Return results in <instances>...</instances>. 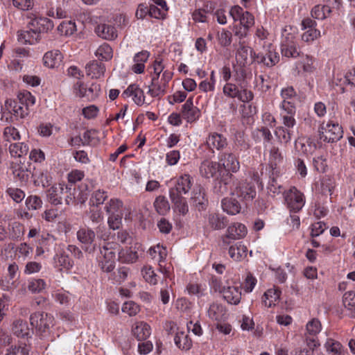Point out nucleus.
Instances as JSON below:
<instances>
[{"instance_id": "1", "label": "nucleus", "mask_w": 355, "mask_h": 355, "mask_svg": "<svg viewBox=\"0 0 355 355\" xmlns=\"http://www.w3.org/2000/svg\"><path fill=\"white\" fill-rule=\"evenodd\" d=\"M116 244L107 243L102 248H100L101 256L98 259V266L105 272H112L116 263V254L118 249L115 248Z\"/></svg>"}, {"instance_id": "2", "label": "nucleus", "mask_w": 355, "mask_h": 355, "mask_svg": "<svg viewBox=\"0 0 355 355\" xmlns=\"http://www.w3.org/2000/svg\"><path fill=\"white\" fill-rule=\"evenodd\" d=\"M318 133L320 140L333 143L339 141L343 137V130L338 123L329 121L320 124Z\"/></svg>"}, {"instance_id": "3", "label": "nucleus", "mask_w": 355, "mask_h": 355, "mask_svg": "<svg viewBox=\"0 0 355 355\" xmlns=\"http://www.w3.org/2000/svg\"><path fill=\"white\" fill-rule=\"evenodd\" d=\"M253 182H259L257 173L253 174L250 181L247 180L240 182L234 189V194L244 200H252L256 196V189Z\"/></svg>"}, {"instance_id": "4", "label": "nucleus", "mask_w": 355, "mask_h": 355, "mask_svg": "<svg viewBox=\"0 0 355 355\" xmlns=\"http://www.w3.org/2000/svg\"><path fill=\"white\" fill-rule=\"evenodd\" d=\"M284 200L289 210L295 213L300 211L305 203L304 194L295 187L284 193Z\"/></svg>"}, {"instance_id": "5", "label": "nucleus", "mask_w": 355, "mask_h": 355, "mask_svg": "<svg viewBox=\"0 0 355 355\" xmlns=\"http://www.w3.org/2000/svg\"><path fill=\"white\" fill-rule=\"evenodd\" d=\"M279 60V56L278 53L275 51L272 44H269L267 49H263L262 51H259L257 53H254V61H257L259 64L271 67L275 65Z\"/></svg>"}, {"instance_id": "6", "label": "nucleus", "mask_w": 355, "mask_h": 355, "mask_svg": "<svg viewBox=\"0 0 355 355\" xmlns=\"http://www.w3.org/2000/svg\"><path fill=\"white\" fill-rule=\"evenodd\" d=\"M53 316L44 312H36L30 316L31 324L41 332H45L53 326Z\"/></svg>"}, {"instance_id": "7", "label": "nucleus", "mask_w": 355, "mask_h": 355, "mask_svg": "<svg viewBox=\"0 0 355 355\" xmlns=\"http://www.w3.org/2000/svg\"><path fill=\"white\" fill-rule=\"evenodd\" d=\"M96 234L89 228H80L77 232V238L82 243V248L88 253H93L96 250V244L94 243Z\"/></svg>"}, {"instance_id": "8", "label": "nucleus", "mask_w": 355, "mask_h": 355, "mask_svg": "<svg viewBox=\"0 0 355 355\" xmlns=\"http://www.w3.org/2000/svg\"><path fill=\"white\" fill-rule=\"evenodd\" d=\"M322 325L319 320L312 319L306 326L307 334H306V344L310 349H313L320 344L316 335L321 331Z\"/></svg>"}, {"instance_id": "9", "label": "nucleus", "mask_w": 355, "mask_h": 355, "mask_svg": "<svg viewBox=\"0 0 355 355\" xmlns=\"http://www.w3.org/2000/svg\"><path fill=\"white\" fill-rule=\"evenodd\" d=\"M247 229L245 226L239 223H235L227 227L226 234L222 236V246L227 247L230 244L229 239L236 240L245 236Z\"/></svg>"}, {"instance_id": "10", "label": "nucleus", "mask_w": 355, "mask_h": 355, "mask_svg": "<svg viewBox=\"0 0 355 355\" xmlns=\"http://www.w3.org/2000/svg\"><path fill=\"white\" fill-rule=\"evenodd\" d=\"M236 180L235 177L231 173H226L223 174L219 180H218L214 186V192L223 195L227 193L229 191L232 194H234V191H232V187L234 184Z\"/></svg>"}, {"instance_id": "11", "label": "nucleus", "mask_w": 355, "mask_h": 355, "mask_svg": "<svg viewBox=\"0 0 355 355\" xmlns=\"http://www.w3.org/2000/svg\"><path fill=\"white\" fill-rule=\"evenodd\" d=\"M227 139L224 135L211 132L207 137L205 145L209 150L214 153L215 150L220 151L225 149L227 146Z\"/></svg>"}, {"instance_id": "12", "label": "nucleus", "mask_w": 355, "mask_h": 355, "mask_svg": "<svg viewBox=\"0 0 355 355\" xmlns=\"http://www.w3.org/2000/svg\"><path fill=\"white\" fill-rule=\"evenodd\" d=\"M254 53H256L250 47L245 45L244 42L239 41L236 52V59L238 63L245 65L254 61Z\"/></svg>"}, {"instance_id": "13", "label": "nucleus", "mask_w": 355, "mask_h": 355, "mask_svg": "<svg viewBox=\"0 0 355 355\" xmlns=\"http://www.w3.org/2000/svg\"><path fill=\"white\" fill-rule=\"evenodd\" d=\"M193 178L189 174L181 175L174 187L169 191V194L182 195L187 193L191 188Z\"/></svg>"}, {"instance_id": "14", "label": "nucleus", "mask_w": 355, "mask_h": 355, "mask_svg": "<svg viewBox=\"0 0 355 355\" xmlns=\"http://www.w3.org/2000/svg\"><path fill=\"white\" fill-rule=\"evenodd\" d=\"M66 189H68V185L59 183L53 184L47 190V199L49 202L54 205L62 204V196Z\"/></svg>"}, {"instance_id": "15", "label": "nucleus", "mask_w": 355, "mask_h": 355, "mask_svg": "<svg viewBox=\"0 0 355 355\" xmlns=\"http://www.w3.org/2000/svg\"><path fill=\"white\" fill-rule=\"evenodd\" d=\"M182 116L188 123H193L200 116V110L193 105V98H189L182 107Z\"/></svg>"}, {"instance_id": "16", "label": "nucleus", "mask_w": 355, "mask_h": 355, "mask_svg": "<svg viewBox=\"0 0 355 355\" xmlns=\"http://www.w3.org/2000/svg\"><path fill=\"white\" fill-rule=\"evenodd\" d=\"M220 165L221 164L227 173H236L240 168L239 162L236 156L232 153H225L220 155Z\"/></svg>"}, {"instance_id": "17", "label": "nucleus", "mask_w": 355, "mask_h": 355, "mask_svg": "<svg viewBox=\"0 0 355 355\" xmlns=\"http://www.w3.org/2000/svg\"><path fill=\"white\" fill-rule=\"evenodd\" d=\"M122 96L124 98L132 96L133 101L137 105H141L145 102L144 91L136 84L130 85L123 92Z\"/></svg>"}, {"instance_id": "18", "label": "nucleus", "mask_w": 355, "mask_h": 355, "mask_svg": "<svg viewBox=\"0 0 355 355\" xmlns=\"http://www.w3.org/2000/svg\"><path fill=\"white\" fill-rule=\"evenodd\" d=\"M29 25L40 33V35L41 33H47L51 31L54 27L53 22L44 17H35L31 21Z\"/></svg>"}, {"instance_id": "19", "label": "nucleus", "mask_w": 355, "mask_h": 355, "mask_svg": "<svg viewBox=\"0 0 355 355\" xmlns=\"http://www.w3.org/2000/svg\"><path fill=\"white\" fill-rule=\"evenodd\" d=\"M191 201L199 211L205 209L208 200L205 198V189L200 185L194 188L192 193Z\"/></svg>"}, {"instance_id": "20", "label": "nucleus", "mask_w": 355, "mask_h": 355, "mask_svg": "<svg viewBox=\"0 0 355 355\" xmlns=\"http://www.w3.org/2000/svg\"><path fill=\"white\" fill-rule=\"evenodd\" d=\"M223 298L231 304L237 305L241 299V288L238 286H228L223 288Z\"/></svg>"}, {"instance_id": "21", "label": "nucleus", "mask_w": 355, "mask_h": 355, "mask_svg": "<svg viewBox=\"0 0 355 355\" xmlns=\"http://www.w3.org/2000/svg\"><path fill=\"white\" fill-rule=\"evenodd\" d=\"M18 41L21 44H34L41 39V35L32 26L28 31H20L17 34Z\"/></svg>"}, {"instance_id": "22", "label": "nucleus", "mask_w": 355, "mask_h": 355, "mask_svg": "<svg viewBox=\"0 0 355 355\" xmlns=\"http://www.w3.org/2000/svg\"><path fill=\"white\" fill-rule=\"evenodd\" d=\"M95 33L98 37L107 40H113L117 37V32L114 26L109 24H98L95 27Z\"/></svg>"}, {"instance_id": "23", "label": "nucleus", "mask_w": 355, "mask_h": 355, "mask_svg": "<svg viewBox=\"0 0 355 355\" xmlns=\"http://www.w3.org/2000/svg\"><path fill=\"white\" fill-rule=\"evenodd\" d=\"M220 164L216 162L205 160L200 166V173L202 177L210 178L214 177L219 171Z\"/></svg>"}, {"instance_id": "24", "label": "nucleus", "mask_w": 355, "mask_h": 355, "mask_svg": "<svg viewBox=\"0 0 355 355\" xmlns=\"http://www.w3.org/2000/svg\"><path fill=\"white\" fill-rule=\"evenodd\" d=\"M87 76L92 78H99L105 71V64L96 60L90 61L85 66Z\"/></svg>"}, {"instance_id": "25", "label": "nucleus", "mask_w": 355, "mask_h": 355, "mask_svg": "<svg viewBox=\"0 0 355 355\" xmlns=\"http://www.w3.org/2000/svg\"><path fill=\"white\" fill-rule=\"evenodd\" d=\"M11 170L15 178L18 179L21 182H27L29 179L30 171L28 168L19 162H12L11 164Z\"/></svg>"}, {"instance_id": "26", "label": "nucleus", "mask_w": 355, "mask_h": 355, "mask_svg": "<svg viewBox=\"0 0 355 355\" xmlns=\"http://www.w3.org/2000/svg\"><path fill=\"white\" fill-rule=\"evenodd\" d=\"M166 85L160 80V77L152 78L148 94L152 97L163 96L166 93Z\"/></svg>"}, {"instance_id": "27", "label": "nucleus", "mask_w": 355, "mask_h": 355, "mask_svg": "<svg viewBox=\"0 0 355 355\" xmlns=\"http://www.w3.org/2000/svg\"><path fill=\"white\" fill-rule=\"evenodd\" d=\"M62 55L58 50L48 51L43 58L44 64L49 68L57 67L60 64Z\"/></svg>"}, {"instance_id": "28", "label": "nucleus", "mask_w": 355, "mask_h": 355, "mask_svg": "<svg viewBox=\"0 0 355 355\" xmlns=\"http://www.w3.org/2000/svg\"><path fill=\"white\" fill-rule=\"evenodd\" d=\"M132 333L138 340H145L150 335V327L144 322H137L132 327Z\"/></svg>"}, {"instance_id": "29", "label": "nucleus", "mask_w": 355, "mask_h": 355, "mask_svg": "<svg viewBox=\"0 0 355 355\" xmlns=\"http://www.w3.org/2000/svg\"><path fill=\"white\" fill-rule=\"evenodd\" d=\"M228 252L230 257L236 261H241L247 257L248 248L241 242L231 245L229 248Z\"/></svg>"}, {"instance_id": "30", "label": "nucleus", "mask_w": 355, "mask_h": 355, "mask_svg": "<svg viewBox=\"0 0 355 355\" xmlns=\"http://www.w3.org/2000/svg\"><path fill=\"white\" fill-rule=\"evenodd\" d=\"M282 108L287 111V114L283 115V123L286 128H292L295 124V120L293 115L295 112V107L291 105L290 101H283Z\"/></svg>"}, {"instance_id": "31", "label": "nucleus", "mask_w": 355, "mask_h": 355, "mask_svg": "<svg viewBox=\"0 0 355 355\" xmlns=\"http://www.w3.org/2000/svg\"><path fill=\"white\" fill-rule=\"evenodd\" d=\"M222 209L230 215H236L241 211V207L239 201L233 198H225L221 201Z\"/></svg>"}, {"instance_id": "32", "label": "nucleus", "mask_w": 355, "mask_h": 355, "mask_svg": "<svg viewBox=\"0 0 355 355\" xmlns=\"http://www.w3.org/2000/svg\"><path fill=\"white\" fill-rule=\"evenodd\" d=\"M208 222L211 227L214 230H218L225 228L228 220L226 216L218 213H211L209 214Z\"/></svg>"}, {"instance_id": "33", "label": "nucleus", "mask_w": 355, "mask_h": 355, "mask_svg": "<svg viewBox=\"0 0 355 355\" xmlns=\"http://www.w3.org/2000/svg\"><path fill=\"white\" fill-rule=\"evenodd\" d=\"M207 313L209 318L214 320L221 321L226 318V310L225 307L220 304H211L208 309Z\"/></svg>"}, {"instance_id": "34", "label": "nucleus", "mask_w": 355, "mask_h": 355, "mask_svg": "<svg viewBox=\"0 0 355 355\" xmlns=\"http://www.w3.org/2000/svg\"><path fill=\"white\" fill-rule=\"evenodd\" d=\"M280 294L281 291L275 287L267 290L262 297L263 304L267 307H271L275 305V303L279 299Z\"/></svg>"}, {"instance_id": "35", "label": "nucleus", "mask_w": 355, "mask_h": 355, "mask_svg": "<svg viewBox=\"0 0 355 355\" xmlns=\"http://www.w3.org/2000/svg\"><path fill=\"white\" fill-rule=\"evenodd\" d=\"M12 331L15 336L20 338H28L31 334V329L28 328L27 322L21 320H17L13 322Z\"/></svg>"}, {"instance_id": "36", "label": "nucleus", "mask_w": 355, "mask_h": 355, "mask_svg": "<svg viewBox=\"0 0 355 355\" xmlns=\"http://www.w3.org/2000/svg\"><path fill=\"white\" fill-rule=\"evenodd\" d=\"M176 346L182 350H189L192 346V341L188 334L184 331H177L174 338Z\"/></svg>"}, {"instance_id": "37", "label": "nucleus", "mask_w": 355, "mask_h": 355, "mask_svg": "<svg viewBox=\"0 0 355 355\" xmlns=\"http://www.w3.org/2000/svg\"><path fill=\"white\" fill-rule=\"evenodd\" d=\"M119 261L122 263H130L135 262L138 259L137 252L132 248H126L117 252Z\"/></svg>"}, {"instance_id": "38", "label": "nucleus", "mask_w": 355, "mask_h": 355, "mask_svg": "<svg viewBox=\"0 0 355 355\" xmlns=\"http://www.w3.org/2000/svg\"><path fill=\"white\" fill-rule=\"evenodd\" d=\"M281 51L282 55L288 58H296L300 56V52L295 43L293 41L283 43L282 44Z\"/></svg>"}, {"instance_id": "39", "label": "nucleus", "mask_w": 355, "mask_h": 355, "mask_svg": "<svg viewBox=\"0 0 355 355\" xmlns=\"http://www.w3.org/2000/svg\"><path fill=\"white\" fill-rule=\"evenodd\" d=\"M172 202L175 205L176 210L181 214L185 215L188 211L189 207L186 199L182 195L169 194Z\"/></svg>"}, {"instance_id": "40", "label": "nucleus", "mask_w": 355, "mask_h": 355, "mask_svg": "<svg viewBox=\"0 0 355 355\" xmlns=\"http://www.w3.org/2000/svg\"><path fill=\"white\" fill-rule=\"evenodd\" d=\"M28 147L24 143L11 144L9 146V151L12 157H20L28 152Z\"/></svg>"}, {"instance_id": "41", "label": "nucleus", "mask_w": 355, "mask_h": 355, "mask_svg": "<svg viewBox=\"0 0 355 355\" xmlns=\"http://www.w3.org/2000/svg\"><path fill=\"white\" fill-rule=\"evenodd\" d=\"M57 29L61 35L65 36H70L77 31L76 23L73 21H62Z\"/></svg>"}, {"instance_id": "42", "label": "nucleus", "mask_w": 355, "mask_h": 355, "mask_svg": "<svg viewBox=\"0 0 355 355\" xmlns=\"http://www.w3.org/2000/svg\"><path fill=\"white\" fill-rule=\"evenodd\" d=\"M95 55L101 60H109L113 55L112 49L109 44L104 43L96 49Z\"/></svg>"}, {"instance_id": "43", "label": "nucleus", "mask_w": 355, "mask_h": 355, "mask_svg": "<svg viewBox=\"0 0 355 355\" xmlns=\"http://www.w3.org/2000/svg\"><path fill=\"white\" fill-rule=\"evenodd\" d=\"M154 207L160 215L166 214L170 209V205L167 199L162 196L156 198Z\"/></svg>"}, {"instance_id": "44", "label": "nucleus", "mask_w": 355, "mask_h": 355, "mask_svg": "<svg viewBox=\"0 0 355 355\" xmlns=\"http://www.w3.org/2000/svg\"><path fill=\"white\" fill-rule=\"evenodd\" d=\"M129 274V268L126 267H121L116 271L113 272L109 277L114 283L121 284L128 277Z\"/></svg>"}, {"instance_id": "45", "label": "nucleus", "mask_w": 355, "mask_h": 355, "mask_svg": "<svg viewBox=\"0 0 355 355\" xmlns=\"http://www.w3.org/2000/svg\"><path fill=\"white\" fill-rule=\"evenodd\" d=\"M17 100L19 101L20 104L25 106L29 110L30 107L34 105L35 103V96H33L31 94V92L28 91H24L22 92L19 93L17 96Z\"/></svg>"}, {"instance_id": "46", "label": "nucleus", "mask_w": 355, "mask_h": 355, "mask_svg": "<svg viewBox=\"0 0 355 355\" xmlns=\"http://www.w3.org/2000/svg\"><path fill=\"white\" fill-rule=\"evenodd\" d=\"M123 202L118 199H111L105 207L106 212L109 215H114L121 214V208L122 207Z\"/></svg>"}, {"instance_id": "47", "label": "nucleus", "mask_w": 355, "mask_h": 355, "mask_svg": "<svg viewBox=\"0 0 355 355\" xmlns=\"http://www.w3.org/2000/svg\"><path fill=\"white\" fill-rule=\"evenodd\" d=\"M107 198L106 192L103 190H97L93 193L90 200L89 204L91 207H97L101 205Z\"/></svg>"}, {"instance_id": "48", "label": "nucleus", "mask_w": 355, "mask_h": 355, "mask_svg": "<svg viewBox=\"0 0 355 355\" xmlns=\"http://www.w3.org/2000/svg\"><path fill=\"white\" fill-rule=\"evenodd\" d=\"M96 131L94 130H89L85 131L83 137H76L75 139L81 141L83 145H94L97 143L95 139Z\"/></svg>"}, {"instance_id": "49", "label": "nucleus", "mask_w": 355, "mask_h": 355, "mask_svg": "<svg viewBox=\"0 0 355 355\" xmlns=\"http://www.w3.org/2000/svg\"><path fill=\"white\" fill-rule=\"evenodd\" d=\"M24 233V227L18 222L11 224L9 231V236L12 240H18Z\"/></svg>"}, {"instance_id": "50", "label": "nucleus", "mask_w": 355, "mask_h": 355, "mask_svg": "<svg viewBox=\"0 0 355 355\" xmlns=\"http://www.w3.org/2000/svg\"><path fill=\"white\" fill-rule=\"evenodd\" d=\"M293 131L288 130L284 127H279L275 131L277 137L279 138L281 142L287 144L291 141L292 139Z\"/></svg>"}, {"instance_id": "51", "label": "nucleus", "mask_w": 355, "mask_h": 355, "mask_svg": "<svg viewBox=\"0 0 355 355\" xmlns=\"http://www.w3.org/2000/svg\"><path fill=\"white\" fill-rule=\"evenodd\" d=\"M55 263L57 266H62L64 268L69 269L72 267L73 262L67 254L65 253H60L56 254L54 258Z\"/></svg>"}, {"instance_id": "52", "label": "nucleus", "mask_w": 355, "mask_h": 355, "mask_svg": "<svg viewBox=\"0 0 355 355\" xmlns=\"http://www.w3.org/2000/svg\"><path fill=\"white\" fill-rule=\"evenodd\" d=\"M283 160V157L279 148L272 147L270 153V165L272 169L276 168L278 164Z\"/></svg>"}, {"instance_id": "53", "label": "nucleus", "mask_w": 355, "mask_h": 355, "mask_svg": "<svg viewBox=\"0 0 355 355\" xmlns=\"http://www.w3.org/2000/svg\"><path fill=\"white\" fill-rule=\"evenodd\" d=\"M140 311V307L133 301L126 302L123 304L122 311L130 316L136 315Z\"/></svg>"}, {"instance_id": "54", "label": "nucleus", "mask_w": 355, "mask_h": 355, "mask_svg": "<svg viewBox=\"0 0 355 355\" xmlns=\"http://www.w3.org/2000/svg\"><path fill=\"white\" fill-rule=\"evenodd\" d=\"M46 283L42 279H34L28 282V289L32 293H40L45 288Z\"/></svg>"}, {"instance_id": "55", "label": "nucleus", "mask_w": 355, "mask_h": 355, "mask_svg": "<svg viewBox=\"0 0 355 355\" xmlns=\"http://www.w3.org/2000/svg\"><path fill=\"white\" fill-rule=\"evenodd\" d=\"M343 303L347 310L352 311L355 307V293L352 291L345 293Z\"/></svg>"}, {"instance_id": "56", "label": "nucleus", "mask_w": 355, "mask_h": 355, "mask_svg": "<svg viewBox=\"0 0 355 355\" xmlns=\"http://www.w3.org/2000/svg\"><path fill=\"white\" fill-rule=\"evenodd\" d=\"M6 193L17 203L21 202L25 198L24 192L18 188H8Z\"/></svg>"}, {"instance_id": "57", "label": "nucleus", "mask_w": 355, "mask_h": 355, "mask_svg": "<svg viewBox=\"0 0 355 355\" xmlns=\"http://www.w3.org/2000/svg\"><path fill=\"white\" fill-rule=\"evenodd\" d=\"M26 205L29 210H36L42 207V200L37 196H30L26 200Z\"/></svg>"}, {"instance_id": "58", "label": "nucleus", "mask_w": 355, "mask_h": 355, "mask_svg": "<svg viewBox=\"0 0 355 355\" xmlns=\"http://www.w3.org/2000/svg\"><path fill=\"white\" fill-rule=\"evenodd\" d=\"M217 37L219 44L223 47L230 46L232 42V33L229 31L223 29L220 33H218Z\"/></svg>"}, {"instance_id": "59", "label": "nucleus", "mask_w": 355, "mask_h": 355, "mask_svg": "<svg viewBox=\"0 0 355 355\" xmlns=\"http://www.w3.org/2000/svg\"><path fill=\"white\" fill-rule=\"evenodd\" d=\"M3 137L5 140L11 141L12 140H18L20 139V135L18 130L14 127H6L3 131Z\"/></svg>"}, {"instance_id": "60", "label": "nucleus", "mask_w": 355, "mask_h": 355, "mask_svg": "<svg viewBox=\"0 0 355 355\" xmlns=\"http://www.w3.org/2000/svg\"><path fill=\"white\" fill-rule=\"evenodd\" d=\"M224 94L230 98H237L239 95V89L233 83H226L223 89Z\"/></svg>"}, {"instance_id": "61", "label": "nucleus", "mask_w": 355, "mask_h": 355, "mask_svg": "<svg viewBox=\"0 0 355 355\" xmlns=\"http://www.w3.org/2000/svg\"><path fill=\"white\" fill-rule=\"evenodd\" d=\"M6 355H30L29 349L26 345L12 346L7 350Z\"/></svg>"}, {"instance_id": "62", "label": "nucleus", "mask_w": 355, "mask_h": 355, "mask_svg": "<svg viewBox=\"0 0 355 355\" xmlns=\"http://www.w3.org/2000/svg\"><path fill=\"white\" fill-rule=\"evenodd\" d=\"M319 37H320V31L316 28H311L302 35V40L306 42H311Z\"/></svg>"}, {"instance_id": "63", "label": "nucleus", "mask_w": 355, "mask_h": 355, "mask_svg": "<svg viewBox=\"0 0 355 355\" xmlns=\"http://www.w3.org/2000/svg\"><path fill=\"white\" fill-rule=\"evenodd\" d=\"M253 98L252 92L246 89L245 85H241L237 98L243 103H248L252 101Z\"/></svg>"}, {"instance_id": "64", "label": "nucleus", "mask_w": 355, "mask_h": 355, "mask_svg": "<svg viewBox=\"0 0 355 355\" xmlns=\"http://www.w3.org/2000/svg\"><path fill=\"white\" fill-rule=\"evenodd\" d=\"M240 24L248 29L251 28L254 24V19L253 15L248 11H245L240 19Z\"/></svg>"}]
</instances>
